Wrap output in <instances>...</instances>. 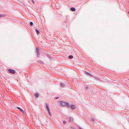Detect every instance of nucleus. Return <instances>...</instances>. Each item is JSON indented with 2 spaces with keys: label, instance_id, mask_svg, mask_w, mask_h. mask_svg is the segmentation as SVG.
<instances>
[{
  "label": "nucleus",
  "instance_id": "f257e3e1",
  "mask_svg": "<svg viewBox=\"0 0 129 129\" xmlns=\"http://www.w3.org/2000/svg\"><path fill=\"white\" fill-rule=\"evenodd\" d=\"M60 105L62 106H65L67 105V103L63 102L62 101H59Z\"/></svg>",
  "mask_w": 129,
  "mask_h": 129
},
{
  "label": "nucleus",
  "instance_id": "f03ea898",
  "mask_svg": "<svg viewBox=\"0 0 129 129\" xmlns=\"http://www.w3.org/2000/svg\"><path fill=\"white\" fill-rule=\"evenodd\" d=\"M9 72L10 73H12L13 74H14L15 73V72L14 70L11 69H9L8 70Z\"/></svg>",
  "mask_w": 129,
  "mask_h": 129
},
{
  "label": "nucleus",
  "instance_id": "7ed1b4c3",
  "mask_svg": "<svg viewBox=\"0 0 129 129\" xmlns=\"http://www.w3.org/2000/svg\"><path fill=\"white\" fill-rule=\"evenodd\" d=\"M71 108L72 110H73L76 108V106L74 105H72L71 106Z\"/></svg>",
  "mask_w": 129,
  "mask_h": 129
},
{
  "label": "nucleus",
  "instance_id": "20e7f679",
  "mask_svg": "<svg viewBox=\"0 0 129 129\" xmlns=\"http://www.w3.org/2000/svg\"><path fill=\"white\" fill-rule=\"evenodd\" d=\"M85 74H87L88 76H93L92 74H90L89 73H88L86 71H85Z\"/></svg>",
  "mask_w": 129,
  "mask_h": 129
},
{
  "label": "nucleus",
  "instance_id": "39448f33",
  "mask_svg": "<svg viewBox=\"0 0 129 129\" xmlns=\"http://www.w3.org/2000/svg\"><path fill=\"white\" fill-rule=\"evenodd\" d=\"M69 121L70 122H72L73 120V119L72 117H70L69 118Z\"/></svg>",
  "mask_w": 129,
  "mask_h": 129
},
{
  "label": "nucleus",
  "instance_id": "423d86ee",
  "mask_svg": "<svg viewBox=\"0 0 129 129\" xmlns=\"http://www.w3.org/2000/svg\"><path fill=\"white\" fill-rule=\"evenodd\" d=\"M70 10L73 11H75V9L74 7H72L71 8Z\"/></svg>",
  "mask_w": 129,
  "mask_h": 129
},
{
  "label": "nucleus",
  "instance_id": "0eeeda50",
  "mask_svg": "<svg viewBox=\"0 0 129 129\" xmlns=\"http://www.w3.org/2000/svg\"><path fill=\"white\" fill-rule=\"evenodd\" d=\"M36 31L37 35L39 34L40 32L39 30L38 29H36Z\"/></svg>",
  "mask_w": 129,
  "mask_h": 129
},
{
  "label": "nucleus",
  "instance_id": "6e6552de",
  "mask_svg": "<svg viewBox=\"0 0 129 129\" xmlns=\"http://www.w3.org/2000/svg\"><path fill=\"white\" fill-rule=\"evenodd\" d=\"M39 97V94L38 93H36L35 94V97L37 98Z\"/></svg>",
  "mask_w": 129,
  "mask_h": 129
},
{
  "label": "nucleus",
  "instance_id": "1a4fd4ad",
  "mask_svg": "<svg viewBox=\"0 0 129 129\" xmlns=\"http://www.w3.org/2000/svg\"><path fill=\"white\" fill-rule=\"evenodd\" d=\"M73 58V56L72 55H70L69 56V59H72Z\"/></svg>",
  "mask_w": 129,
  "mask_h": 129
},
{
  "label": "nucleus",
  "instance_id": "9d476101",
  "mask_svg": "<svg viewBox=\"0 0 129 129\" xmlns=\"http://www.w3.org/2000/svg\"><path fill=\"white\" fill-rule=\"evenodd\" d=\"M66 106H67L68 108H70L71 107V106L69 105V104L68 103H67V105H66Z\"/></svg>",
  "mask_w": 129,
  "mask_h": 129
},
{
  "label": "nucleus",
  "instance_id": "9b49d317",
  "mask_svg": "<svg viewBox=\"0 0 129 129\" xmlns=\"http://www.w3.org/2000/svg\"><path fill=\"white\" fill-rule=\"evenodd\" d=\"M47 110L48 112L49 113V115L50 116H51V112H50V109Z\"/></svg>",
  "mask_w": 129,
  "mask_h": 129
},
{
  "label": "nucleus",
  "instance_id": "f8f14e48",
  "mask_svg": "<svg viewBox=\"0 0 129 129\" xmlns=\"http://www.w3.org/2000/svg\"><path fill=\"white\" fill-rule=\"evenodd\" d=\"M90 88V86H86L85 87V89H89Z\"/></svg>",
  "mask_w": 129,
  "mask_h": 129
},
{
  "label": "nucleus",
  "instance_id": "ddd939ff",
  "mask_svg": "<svg viewBox=\"0 0 129 129\" xmlns=\"http://www.w3.org/2000/svg\"><path fill=\"white\" fill-rule=\"evenodd\" d=\"M46 108H47V110L49 109V106L47 104H46Z\"/></svg>",
  "mask_w": 129,
  "mask_h": 129
},
{
  "label": "nucleus",
  "instance_id": "4468645a",
  "mask_svg": "<svg viewBox=\"0 0 129 129\" xmlns=\"http://www.w3.org/2000/svg\"><path fill=\"white\" fill-rule=\"evenodd\" d=\"M61 86L62 87H63L65 85V84L63 83H61Z\"/></svg>",
  "mask_w": 129,
  "mask_h": 129
},
{
  "label": "nucleus",
  "instance_id": "2eb2a0df",
  "mask_svg": "<svg viewBox=\"0 0 129 129\" xmlns=\"http://www.w3.org/2000/svg\"><path fill=\"white\" fill-rule=\"evenodd\" d=\"M36 50H37V53H38V52H39V50L38 49V47L36 48Z\"/></svg>",
  "mask_w": 129,
  "mask_h": 129
},
{
  "label": "nucleus",
  "instance_id": "dca6fc26",
  "mask_svg": "<svg viewBox=\"0 0 129 129\" xmlns=\"http://www.w3.org/2000/svg\"><path fill=\"white\" fill-rule=\"evenodd\" d=\"M30 26H32L33 25V23L32 22H30Z\"/></svg>",
  "mask_w": 129,
  "mask_h": 129
},
{
  "label": "nucleus",
  "instance_id": "f3484780",
  "mask_svg": "<svg viewBox=\"0 0 129 129\" xmlns=\"http://www.w3.org/2000/svg\"><path fill=\"white\" fill-rule=\"evenodd\" d=\"M37 57L39 58L40 55V52H38L37 53Z\"/></svg>",
  "mask_w": 129,
  "mask_h": 129
},
{
  "label": "nucleus",
  "instance_id": "a211bd4d",
  "mask_svg": "<svg viewBox=\"0 0 129 129\" xmlns=\"http://www.w3.org/2000/svg\"><path fill=\"white\" fill-rule=\"evenodd\" d=\"M20 111L22 113H24V111L22 109H21L20 110Z\"/></svg>",
  "mask_w": 129,
  "mask_h": 129
},
{
  "label": "nucleus",
  "instance_id": "6ab92c4d",
  "mask_svg": "<svg viewBox=\"0 0 129 129\" xmlns=\"http://www.w3.org/2000/svg\"><path fill=\"white\" fill-rule=\"evenodd\" d=\"M63 123L64 124H65L66 123V121H65V120H64L63 121Z\"/></svg>",
  "mask_w": 129,
  "mask_h": 129
},
{
  "label": "nucleus",
  "instance_id": "aec40b11",
  "mask_svg": "<svg viewBox=\"0 0 129 129\" xmlns=\"http://www.w3.org/2000/svg\"><path fill=\"white\" fill-rule=\"evenodd\" d=\"M17 108L18 109L19 111L21 109L19 107H17Z\"/></svg>",
  "mask_w": 129,
  "mask_h": 129
},
{
  "label": "nucleus",
  "instance_id": "412c9836",
  "mask_svg": "<svg viewBox=\"0 0 129 129\" xmlns=\"http://www.w3.org/2000/svg\"><path fill=\"white\" fill-rule=\"evenodd\" d=\"M91 120H92V121L93 122H94V119L93 118H91Z\"/></svg>",
  "mask_w": 129,
  "mask_h": 129
},
{
  "label": "nucleus",
  "instance_id": "4be33fe9",
  "mask_svg": "<svg viewBox=\"0 0 129 129\" xmlns=\"http://www.w3.org/2000/svg\"><path fill=\"white\" fill-rule=\"evenodd\" d=\"M32 1V2L33 3V4H34L35 3V2L33 0H31Z\"/></svg>",
  "mask_w": 129,
  "mask_h": 129
},
{
  "label": "nucleus",
  "instance_id": "5701e85b",
  "mask_svg": "<svg viewBox=\"0 0 129 129\" xmlns=\"http://www.w3.org/2000/svg\"><path fill=\"white\" fill-rule=\"evenodd\" d=\"M3 16H4V15H0V17H3Z\"/></svg>",
  "mask_w": 129,
  "mask_h": 129
},
{
  "label": "nucleus",
  "instance_id": "b1692460",
  "mask_svg": "<svg viewBox=\"0 0 129 129\" xmlns=\"http://www.w3.org/2000/svg\"><path fill=\"white\" fill-rule=\"evenodd\" d=\"M55 98L56 99H58V97H56V98Z\"/></svg>",
  "mask_w": 129,
  "mask_h": 129
},
{
  "label": "nucleus",
  "instance_id": "393cba45",
  "mask_svg": "<svg viewBox=\"0 0 129 129\" xmlns=\"http://www.w3.org/2000/svg\"><path fill=\"white\" fill-rule=\"evenodd\" d=\"M79 128L80 129H82L81 127H79Z\"/></svg>",
  "mask_w": 129,
  "mask_h": 129
},
{
  "label": "nucleus",
  "instance_id": "a878e982",
  "mask_svg": "<svg viewBox=\"0 0 129 129\" xmlns=\"http://www.w3.org/2000/svg\"><path fill=\"white\" fill-rule=\"evenodd\" d=\"M128 13L129 14V12H128Z\"/></svg>",
  "mask_w": 129,
  "mask_h": 129
},
{
  "label": "nucleus",
  "instance_id": "bb28decb",
  "mask_svg": "<svg viewBox=\"0 0 129 129\" xmlns=\"http://www.w3.org/2000/svg\"><path fill=\"white\" fill-rule=\"evenodd\" d=\"M98 80H100L99 79H98Z\"/></svg>",
  "mask_w": 129,
  "mask_h": 129
}]
</instances>
